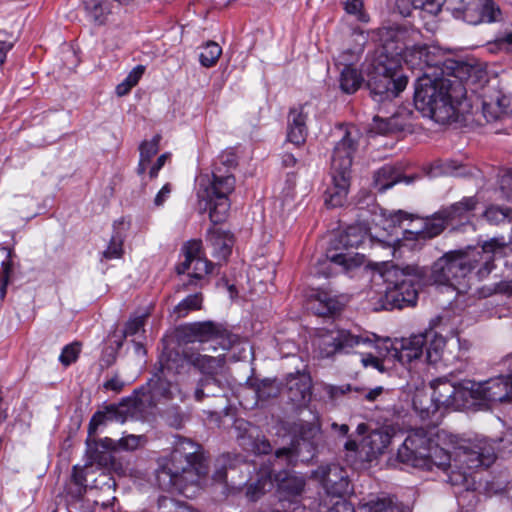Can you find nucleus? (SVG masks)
I'll return each mask as SVG.
<instances>
[{"mask_svg": "<svg viewBox=\"0 0 512 512\" xmlns=\"http://www.w3.org/2000/svg\"><path fill=\"white\" fill-rule=\"evenodd\" d=\"M509 105L510 99L501 92H497L494 97L483 101V115L487 121H495L506 113Z\"/></svg>", "mask_w": 512, "mask_h": 512, "instance_id": "nucleus-34", "label": "nucleus"}, {"mask_svg": "<svg viewBox=\"0 0 512 512\" xmlns=\"http://www.w3.org/2000/svg\"><path fill=\"white\" fill-rule=\"evenodd\" d=\"M415 9H420L430 15L436 16L442 9L445 0H413Z\"/></svg>", "mask_w": 512, "mask_h": 512, "instance_id": "nucleus-52", "label": "nucleus"}, {"mask_svg": "<svg viewBox=\"0 0 512 512\" xmlns=\"http://www.w3.org/2000/svg\"><path fill=\"white\" fill-rule=\"evenodd\" d=\"M363 9V1L362 0H347L345 3V10L349 14L358 15L360 20L364 19V14L362 13Z\"/></svg>", "mask_w": 512, "mask_h": 512, "instance_id": "nucleus-61", "label": "nucleus"}, {"mask_svg": "<svg viewBox=\"0 0 512 512\" xmlns=\"http://www.w3.org/2000/svg\"><path fill=\"white\" fill-rule=\"evenodd\" d=\"M236 179L227 170H212L211 177L201 176L197 190L200 209L209 211V218L214 224L225 220L230 208L229 195L234 191Z\"/></svg>", "mask_w": 512, "mask_h": 512, "instance_id": "nucleus-6", "label": "nucleus"}, {"mask_svg": "<svg viewBox=\"0 0 512 512\" xmlns=\"http://www.w3.org/2000/svg\"><path fill=\"white\" fill-rule=\"evenodd\" d=\"M395 436V429L386 425L371 431L364 439V445L369 448V454H382Z\"/></svg>", "mask_w": 512, "mask_h": 512, "instance_id": "nucleus-32", "label": "nucleus"}, {"mask_svg": "<svg viewBox=\"0 0 512 512\" xmlns=\"http://www.w3.org/2000/svg\"><path fill=\"white\" fill-rule=\"evenodd\" d=\"M123 243L124 235L119 231H115L109 241L107 248L102 252L101 261L121 258L124 252Z\"/></svg>", "mask_w": 512, "mask_h": 512, "instance_id": "nucleus-47", "label": "nucleus"}, {"mask_svg": "<svg viewBox=\"0 0 512 512\" xmlns=\"http://www.w3.org/2000/svg\"><path fill=\"white\" fill-rule=\"evenodd\" d=\"M199 449L190 439L180 438L170 457L157 470L159 487L180 490L187 483H198L208 473V465Z\"/></svg>", "mask_w": 512, "mask_h": 512, "instance_id": "nucleus-3", "label": "nucleus"}, {"mask_svg": "<svg viewBox=\"0 0 512 512\" xmlns=\"http://www.w3.org/2000/svg\"><path fill=\"white\" fill-rule=\"evenodd\" d=\"M145 66L144 65H137L132 69V71L126 76L125 80L132 85V87L136 86L139 82V80L142 78L144 72H145Z\"/></svg>", "mask_w": 512, "mask_h": 512, "instance_id": "nucleus-62", "label": "nucleus"}, {"mask_svg": "<svg viewBox=\"0 0 512 512\" xmlns=\"http://www.w3.org/2000/svg\"><path fill=\"white\" fill-rule=\"evenodd\" d=\"M478 204L476 197H464L459 202L442 209V215L447 217L448 220L462 219L473 211Z\"/></svg>", "mask_w": 512, "mask_h": 512, "instance_id": "nucleus-39", "label": "nucleus"}, {"mask_svg": "<svg viewBox=\"0 0 512 512\" xmlns=\"http://www.w3.org/2000/svg\"><path fill=\"white\" fill-rule=\"evenodd\" d=\"M145 443L146 438L143 435L128 434L117 441L104 437L94 442L90 458L98 466L121 474L124 473L125 469L122 463L116 459V453L119 451H134Z\"/></svg>", "mask_w": 512, "mask_h": 512, "instance_id": "nucleus-11", "label": "nucleus"}, {"mask_svg": "<svg viewBox=\"0 0 512 512\" xmlns=\"http://www.w3.org/2000/svg\"><path fill=\"white\" fill-rule=\"evenodd\" d=\"M495 444V441L484 438L461 444L458 447L457 457L463 471L459 473L452 472L450 476L451 483L466 485L469 471L480 467H490L496 459Z\"/></svg>", "mask_w": 512, "mask_h": 512, "instance_id": "nucleus-9", "label": "nucleus"}, {"mask_svg": "<svg viewBox=\"0 0 512 512\" xmlns=\"http://www.w3.org/2000/svg\"><path fill=\"white\" fill-rule=\"evenodd\" d=\"M222 54V48L213 41H208L199 54V61L206 68L213 67Z\"/></svg>", "mask_w": 512, "mask_h": 512, "instance_id": "nucleus-46", "label": "nucleus"}, {"mask_svg": "<svg viewBox=\"0 0 512 512\" xmlns=\"http://www.w3.org/2000/svg\"><path fill=\"white\" fill-rule=\"evenodd\" d=\"M381 29H391V30H404L406 31L405 36L402 40H394V46H404L403 52L399 55L401 59V64L404 63L412 70H418L422 74L425 72L427 67V62H425L426 52L428 45H414L412 47L409 44L412 42L414 37L418 34L417 31L413 29H408L404 26H393V27H382Z\"/></svg>", "mask_w": 512, "mask_h": 512, "instance_id": "nucleus-17", "label": "nucleus"}, {"mask_svg": "<svg viewBox=\"0 0 512 512\" xmlns=\"http://www.w3.org/2000/svg\"><path fill=\"white\" fill-rule=\"evenodd\" d=\"M434 441L431 432L423 428L409 431L402 446L398 449V459L413 467H424Z\"/></svg>", "mask_w": 512, "mask_h": 512, "instance_id": "nucleus-13", "label": "nucleus"}, {"mask_svg": "<svg viewBox=\"0 0 512 512\" xmlns=\"http://www.w3.org/2000/svg\"><path fill=\"white\" fill-rule=\"evenodd\" d=\"M310 308L319 316H333L338 314L344 306L343 297L331 291H319L310 300Z\"/></svg>", "mask_w": 512, "mask_h": 512, "instance_id": "nucleus-26", "label": "nucleus"}, {"mask_svg": "<svg viewBox=\"0 0 512 512\" xmlns=\"http://www.w3.org/2000/svg\"><path fill=\"white\" fill-rule=\"evenodd\" d=\"M207 241L212 245L213 256L218 260L225 261L232 252L234 239L228 231L212 228L208 231Z\"/></svg>", "mask_w": 512, "mask_h": 512, "instance_id": "nucleus-31", "label": "nucleus"}, {"mask_svg": "<svg viewBox=\"0 0 512 512\" xmlns=\"http://www.w3.org/2000/svg\"><path fill=\"white\" fill-rule=\"evenodd\" d=\"M182 337L186 343H211V348L228 350L236 341V337L221 329L213 322H194L182 327Z\"/></svg>", "mask_w": 512, "mask_h": 512, "instance_id": "nucleus-12", "label": "nucleus"}, {"mask_svg": "<svg viewBox=\"0 0 512 512\" xmlns=\"http://www.w3.org/2000/svg\"><path fill=\"white\" fill-rule=\"evenodd\" d=\"M469 397L483 402L512 400V375L499 376L484 382L467 381Z\"/></svg>", "mask_w": 512, "mask_h": 512, "instance_id": "nucleus-14", "label": "nucleus"}, {"mask_svg": "<svg viewBox=\"0 0 512 512\" xmlns=\"http://www.w3.org/2000/svg\"><path fill=\"white\" fill-rule=\"evenodd\" d=\"M367 235L365 228L361 226H349L337 239L333 242V249H329L326 253L327 262L339 267V272L348 273L364 264L365 257L363 254L350 251V248H356L361 245Z\"/></svg>", "mask_w": 512, "mask_h": 512, "instance_id": "nucleus-8", "label": "nucleus"}, {"mask_svg": "<svg viewBox=\"0 0 512 512\" xmlns=\"http://www.w3.org/2000/svg\"><path fill=\"white\" fill-rule=\"evenodd\" d=\"M504 241L491 239L480 249L467 251H450L439 258L432 266L431 278L435 283L449 285L458 292H463L467 285L466 277L475 269L479 279L485 278L494 269V260L503 254Z\"/></svg>", "mask_w": 512, "mask_h": 512, "instance_id": "nucleus-1", "label": "nucleus"}, {"mask_svg": "<svg viewBox=\"0 0 512 512\" xmlns=\"http://www.w3.org/2000/svg\"><path fill=\"white\" fill-rule=\"evenodd\" d=\"M12 273V263L10 260L2 262V271L0 277V299H4L6 295V287L10 281V276Z\"/></svg>", "mask_w": 512, "mask_h": 512, "instance_id": "nucleus-57", "label": "nucleus"}, {"mask_svg": "<svg viewBox=\"0 0 512 512\" xmlns=\"http://www.w3.org/2000/svg\"><path fill=\"white\" fill-rule=\"evenodd\" d=\"M308 113L304 105H299L290 109L287 121V139L290 143L300 146L305 143L307 129Z\"/></svg>", "mask_w": 512, "mask_h": 512, "instance_id": "nucleus-24", "label": "nucleus"}, {"mask_svg": "<svg viewBox=\"0 0 512 512\" xmlns=\"http://www.w3.org/2000/svg\"><path fill=\"white\" fill-rule=\"evenodd\" d=\"M275 480L278 482V490L286 498L299 496L304 491L303 477L285 472L283 477L281 474L275 476Z\"/></svg>", "mask_w": 512, "mask_h": 512, "instance_id": "nucleus-36", "label": "nucleus"}, {"mask_svg": "<svg viewBox=\"0 0 512 512\" xmlns=\"http://www.w3.org/2000/svg\"><path fill=\"white\" fill-rule=\"evenodd\" d=\"M145 66L144 65H137L132 69V71L126 76L125 80L132 85V87L136 86L139 82V80L142 78L144 72H145Z\"/></svg>", "mask_w": 512, "mask_h": 512, "instance_id": "nucleus-63", "label": "nucleus"}, {"mask_svg": "<svg viewBox=\"0 0 512 512\" xmlns=\"http://www.w3.org/2000/svg\"><path fill=\"white\" fill-rule=\"evenodd\" d=\"M287 389L289 399L297 404H303L310 399L311 380L306 374L296 373L287 377Z\"/></svg>", "mask_w": 512, "mask_h": 512, "instance_id": "nucleus-29", "label": "nucleus"}, {"mask_svg": "<svg viewBox=\"0 0 512 512\" xmlns=\"http://www.w3.org/2000/svg\"><path fill=\"white\" fill-rule=\"evenodd\" d=\"M426 345L427 336L423 334L413 335L408 339H403L399 347L394 346L390 349L386 345L387 354L384 357L394 358L402 364H408L422 356L423 348Z\"/></svg>", "mask_w": 512, "mask_h": 512, "instance_id": "nucleus-22", "label": "nucleus"}, {"mask_svg": "<svg viewBox=\"0 0 512 512\" xmlns=\"http://www.w3.org/2000/svg\"><path fill=\"white\" fill-rule=\"evenodd\" d=\"M236 428L244 430V434L239 436L240 445L247 451L255 454H268L271 452L272 447L266 439H260L258 434L255 435L256 428L250 423L242 420L236 421Z\"/></svg>", "mask_w": 512, "mask_h": 512, "instance_id": "nucleus-27", "label": "nucleus"}, {"mask_svg": "<svg viewBox=\"0 0 512 512\" xmlns=\"http://www.w3.org/2000/svg\"><path fill=\"white\" fill-rule=\"evenodd\" d=\"M126 409L124 405L114 406L110 405L105 407L101 411H97L91 418L89 427H88V438H87V446L88 451L90 453V457L92 456V450L94 448V442L97 441L94 436L101 425H106L108 422H125L126 420Z\"/></svg>", "mask_w": 512, "mask_h": 512, "instance_id": "nucleus-23", "label": "nucleus"}, {"mask_svg": "<svg viewBox=\"0 0 512 512\" xmlns=\"http://www.w3.org/2000/svg\"><path fill=\"white\" fill-rule=\"evenodd\" d=\"M317 512H354V509L349 502L343 499V497H330L329 501L324 499L319 503Z\"/></svg>", "mask_w": 512, "mask_h": 512, "instance_id": "nucleus-49", "label": "nucleus"}, {"mask_svg": "<svg viewBox=\"0 0 512 512\" xmlns=\"http://www.w3.org/2000/svg\"><path fill=\"white\" fill-rule=\"evenodd\" d=\"M404 30L379 29L378 36L381 50L373 59L367 72V86L376 101L391 100L398 96L407 85V77L399 71L401 59L399 55L404 46H394V40H402Z\"/></svg>", "mask_w": 512, "mask_h": 512, "instance_id": "nucleus-2", "label": "nucleus"}, {"mask_svg": "<svg viewBox=\"0 0 512 512\" xmlns=\"http://www.w3.org/2000/svg\"><path fill=\"white\" fill-rule=\"evenodd\" d=\"M237 166V156L233 151H223L213 162L212 170L219 169L220 171L227 170L228 173H233Z\"/></svg>", "mask_w": 512, "mask_h": 512, "instance_id": "nucleus-50", "label": "nucleus"}, {"mask_svg": "<svg viewBox=\"0 0 512 512\" xmlns=\"http://www.w3.org/2000/svg\"><path fill=\"white\" fill-rule=\"evenodd\" d=\"M158 504L159 507H174L173 512H198L188 504L175 501L168 497H160Z\"/></svg>", "mask_w": 512, "mask_h": 512, "instance_id": "nucleus-55", "label": "nucleus"}, {"mask_svg": "<svg viewBox=\"0 0 512 512\" xmlns=\"http://www.w3.org/2000/svg\"><path fill=\"white\" fill-rule=\"evenodd\" d=\"M184 260L177 265L178 274H184L189 269L198 279H204L214 268V264L202 256V242L200 240H190L182 248Z\"/></svg>", "mask_w": 512, "mask_h": 512, "instance_id": "nucleus-18", "label": "nucleus"}, {"mask_svg": "<svg viewBox=\"0 0 512 512\" xmlns=\"http://www.w3.org/2000/svg\"><path fill=\"white\" fill-rule=\"evenodd\" d=\"M395 7L404 17L409 16L412 10L415 9L413 0H396Z\"/></svg>", "mask_w": 512, "mask_h": 512, "instance_id": "nucleus-64", "label": "nucleus"}, {"mask_svg": "<svg viewBox=\"0 0 512 512\" xmlns=\"http://www.w3.org/2000/svg\"><path fill=\"white\" fill-rule=\"evenodd\" d=\"M187 358L188 363L204 375L202 379H210L214 386L220 388L221 381L216 376L225 366L226 358L224 354L214 357L201 354L193 349V353L188 354Z\"/></svg>", "mask_w": 512, "mask_h": 512, "instance_id": "nucleus-21", "label": "nucleus"}, {"mask_svg": "<svg viewBox=\"0 0 512 512\" xmlns=\"http://www.w3.org/2000/svg\"><path fill=\"white\" fill-rule=\"evenodd\" d=\"M314 475L322 484L327 497L342 498L350 492L347 471L338 464L320 466Z\"/></svg>", "mask_w": 512, "mask_h": 512, "instance_id": "nucleus-16", "label": "nucleus"}, {"mask_svg": "<svg viewBox=\"0 0 512 512\" xmlns=\"http://www.w3.org/2000/svg\"><path fill=\"white\" fill-rule=\"evenodd\" d=\"M148 317V313H143L141 315H135L131 317L125 325L124 334L125 336H134L139 332H144V326L146 323V319Z\"/></svg>", "mask_w": 512, "mask_h": 512, "instance_id": "nucleus-51", "label": "nucleus"}, {"mask_svg": "<svg viewBox=\"0 0 512 512\" xmlns=\"http://www.w3.org/2000/svg\"><path fill=\"white\" fill-rule=\"evenodd\" d=\"M463 5L459 8L465 21L470 24L491 23L498 20L500 9L492 0H460Z\"/></svg>", "mask_w": 512, "mask_h": 512, "instance_id": "nucleus-19", "label": "nucleus"}, {"mask_svg": "<svg viewBox=\"0 0 512 512\" xmlns=\"http://www.w3.org/2000/svg\"><path fill=\"white\" fill-rule=\"evenodd\" d=\"M451 456L443 448L439 447L438 444L434 443L429 450V456H427V463L423 468H431L433 465L443 470L451 466Z\"/></svg>", "mask_w": 512, "mask_h": 512, "instance_id": "nucleus-43", "label": "nucleus"}, {"mask_svg": "<svg viewBox=\"0 0 512 512\" xmlns=\"http://www.w3.org/2000/svg\"><path fill=\"white\" fill-rule=\"evenodd\" d=\"M338 81L343 93L354 94L362 86L364 78L357 68L345 65L340 72Z\"/></svg>", "mask_w": 512, "mask_h": 512, "instance_id": "nucleus-35", "label": "nucleus"}, {"mask_svg": "<svg viewBox=\"0 0 512 512\" xmlns=\"http://www.w3.org/2000/svg\"><path fill=\"white\" fill-rule=\"evenodd\" d=\"M433 75L417 77L414 105L423 116L438 123H448L456 120L457 109L454 106L450 89L452 81L448 78L432 79Z\"/></svg>", "mask_w": 512, "mask_h": 512, "instance_id": "nucleus-4", "label": "nucleus"}, {"mask_svg": "<svg viewBox=\"0 0 512 512\" xmlns=\"http://www.w3.org/2000/svg\"><path fill=\"white\" fill-rule=\"evenodd\" d=\"M202 302L203 295L201 292L190 294L175 306L174 313L178 318L185 317L191 311L200 310Z\"/></svg>", "mask_w": 512, "mask_h": 512, "instance_id": "nucleus-42", "label": "nucleus"}, {"mask_svg": "<svg viewBox=\"0 0 512 512\" xmlns=\"http://www.w3.org/2000/svg\"><path fill=\"white\" fill-rule=\"evenodd\" d=\"M193 353L192 348H184L181 352L169 351L159 359V369L161 373L165 372L170 374H182L187 372L189 367H192L188 363L187 355Z\"/></svg>", "mask_w": 512, "mask_h": 512, "instance_id": "nucleus-30", "label": "nucleus"}, {"mask_svg": "<svg viewBox=\"0 0 512 512\" xmlns=\"http://www.w3.org/2000/svg\"><path fill=\"white\" fill-rule=\"evenodd\" d=\"M416 176H404L400 168L393 165H384L374 174V188L379 192H384L398 182L410 184Z\"/></svg>", "mask_w": 512, "mask_h": 512, "instance_id": "nucleus-28", "label": "nucleus"}, {"mask_svg": "<svg viewBox=\"0 0 512 512\" xmlns=\"http://www.w3.org/2000/svg\"><path fill=\"white\" fill-rule=\"evenodd\" d=\"M427 336L426 359L431 364H437L441 361H448L445 356L446 339L438 335L437 332L430 330L422 333Z\"/></svg>", "mask_w": 512, "mask_h": 512, "instance_id": "nucleus-33", "label": "nucleus"}, {"mask_svg": "<svg viewBox=\"0 0 512 512\" xmlns=\"http://www.w3.org/2000/svg\"><path fill=\"white\" fill-rule=\"evenodd\" d=\"M431 388L433 391L429 405L424 404L421 394H417L413 398L414 408L420 412L422 417H429L441 407L458 409L469 396L467 382L456 386L450 381L439 379L431 384Z\"/></svg>", "mask_w": 512, "mask_h": 512, "instance_id": "nucleus-10", "label": "nucleus"}, {"mask_svg": "<svg viewBox=\"0 0 512 512\" xmlns=\"http://www.w3.org/2000/svg\"><path fill=\"white\" fill-rule=\"evenodd\" d=\"M366 343H370L368 337L354 334L350 330L345 329L332 331L328 336L322 338L323 351L326 356H331L338 352H348L349 349Z\"/></svg>", "mask_w": 512, "mask_h": 512, "instance_id": "nucleus-20", "label": "nucleus"}, {"mask_svg": "<svg viewBox=\"0 0 512 512\" xmlns=\"http://www.w3.org/2000/svg\"><path fill=\"white\" fill-rule=\"evenodd\" d=\"M160 135H155L151 140H145L140 144V159L137 166V174L142 175L151 163L152 158L159 150Z\"/></svg>", "mask_w": 512, "mask_h": 512, "instance_id": "nucleus-38", "label": "nucleus"}, {"mask_svg": "<svg viewBox=\"0 0 512 512\" xmlns=\"http://www.w3.org/2000/svg\"><path fill=\"white\" fill-rule=\"evenodd\" d=\"M383 277L387 284L385 298L391 308L402 309L416 304V286L420 282V272L417 268L392 266L384 272Z\"/></svg>", "mask_w": 512, "mask_h": 512, "instance_id": "nucleus-7", "label": "nucleus"}, {"mask_svg": "<svg viewBox=\"0 0 512 512\" xmlns=\"http://www.w3.org/2000/svg\"><path fill=\"white\" fill-rule=\"evenodd\" d=\"M402 129L403 126L397 123L396 115H393L390 118L375 116L373 118V122L370 124L369 132L384 135Z\"/></svg>", "mask_w": 512, "mask_h": 512, "instance_id": "nucleus-45", "label": "nucleus"}, {"mask_svg": "<svg viewBox=\"0 0 512 512\" xmlns=\"http://www.w3.org/2000/svg\"><path fill=\"white\" fill-rule=\"evenodd\" d=\"M202 286H203L202 279H198L193 274H189V279L186 282L179 284L175 288V292L176 293L188 292V291H192L197 288H202Z\"/></svg>", "mask_w": 512, "mask_h": 512, "instance_id": "nucleus-59", "label": "nucleus"}, {"mask_svg": "<svg viewBox=\"0 0 512 512\" xmlns=\"http://www.w3.org/2000/svg\"><path fill=\"white\" fill-rule=\"evenodd\" d=\"M366 512H411L408 505H404L394 497L378 498L365 504Z\"/></svg>", "mask_w": 512, "mask_h": 512, "instance_id": "nucleus-37", "label": "nucleus"}, {"mask_svg": "<svg viewBox=\"0 0 512 512\" xmlns=\"http://www.w3.org/2000/svg\"><path fill=\"white\" fill-rule=\"evenodd\" d=\"M361 133L354 125L345 127L344 134L336 143L332 157L331 169L334 187L327 191L326 203L332 207L343 205L350 186V172L353 156L356 152Z\"/></svg>", "mask_w": 512, "mask_h": 512, "instance_id": "nucleus-5", "label": "nucleus"}, {"mask_svg": "<svg viewBox=\"0 0 512 512\" xmlns=\"http://www.w3.org/2000/svg\"><path fill=\"white\" fill-rule=\"evenodd\" d=\"M447 221L449 220L442 215V210H440L424 223L422 229L415 232L416 239H431L438 236L445 229Z\"/></svg>", "mask_w": 512, "mask_h": 512, "instance_id": "nucleus-40", "label": "nucleus"}, {"mask_svg": "<svg viewBox=\"0 0 512 512\" xmlns=\"http://www.w3.org/2000/svg\"><path fill=\"white\" fill-rule=\"evenodd\" d=\"M168 376L167 373H161V369H158L147 383L148 393L153 402L171 400L175 397L176 393L180 394L178 385L168 379Z\"/></svg>", "mask_w": 512, "mask_h": 512, "instance_id": "nucleus-25", "label": "nucleus"}, {"mask_svg": "<svg viewBox=\"0 0 512 512\" xmlns=\"http://www.w3.org/2000/svg\"><path fill=\"white\" fill-rule=\"evenodd\" d=\"M251 387L259 400L274 398L280 393V386L275 379L255 380L251 383Z\"/></svg>", "mask_w": 512, "mask_h": 512, "instance_id": "nucleus-41", "label": "nucleus"}, {"mask_svg": "<svg viewBox=\"0 0 512 512\" xmlns=\"http://www.w3.org/2000/svg\"><path fill=\"white\" fill-rule=\"evenodd\" d=\"M91 17L98 23L105 21V15L108 13V5L106 0L94 1L93 6H87Z\"/></svg>", "mask_w": 512, "mask_h": 512, "instance_id": "nucleus-53", "label": "nucleus"}, {"mask_svg": "<svg viewBox=\"0 0 512 512\" xmlns=\"http://www.w3.org/2000/svg\"><path fill=\"white\" fill-rule=\"evenodd\" d=\"M499 186L503 198L510 200L512 198V169L506 170L500 175Z\"/></svg>", "mask_w": 512, "mask_h": 512, "instance_id": "nucleus-54", "label": "nucleus"}, {"mask_svg": "<svg viewBox=\"0 0 512 512\" xmlns=\"http://www.w3.org/2000/svg\"><path fill=\"white\" fill-rule=\"evenodd\" d=\"M172 184L171 183H166L160 190L159 192L156 194L155 198H154V205L156 207H161L164 205V203L167 201V199L170 197V194L172 192Z\"/></svg>", "mask_w": 512, "mask_h": 512, "instance_id": "nucleus-60", "label": "nucleus"}, {"mask_svg": "<svg viewBox=\"0 0 512 512\" xmlns=\"http://www.w3.org/2000/svg\"><path fill=\"white\" fill-rule=\"evenodd\" d=\"M92 470H93L92 465H85L83 468H79L77 466L74 467L73 474H72V483L75 488H74V490L70 491V493L73 494V496L79 497L86 491V487H87L86 477Z\"/></svg>", "mask_w": 512, "mask_h": 512, "instance_id": "nucleus-48", "label": "nucleus"}, {"mask_svg": "<svg viewBox=\"0 0 512 512\" xmlns=\"http://www.w3.org/2000/svg\"><path fill=\"white\" fill-rule=\"evenodd\" d=\"M293 432L304 444H312L320 433V426L316 422L298 421L293 425Z\"/></svg>", "mask_w": 512, "mask_h": 512, "instance_id": "nucleus-44", "label": "nucleus"}, {"mask_svg": "<svg viewBox=\"0 0 512 512\" xmlns=\"http://www.w3.org/2000/svg\"><path fill=\"white\" fill-rule=\"evenodd\" d=\"M425 62L427 67L422 75H433L432 79L448 76L461 79L468 71V66L464 62L446 57L436 46H428Z\"/></svg>", "mask_w": 512, "mask_h": 512, "instance_id": "nucleus-15", "label": "nucleus"}, {"mask_svg": "<svg viewBox=\"0 0 512 512\" xmlns=\"http://www.w3.org/2000/svg\"><path fill=\"white\" fill-rule=\"evenodd\" d=\"M81 350L82 343L80 341H74L73 343L66 345V366L77 361Z\"/></svg>", "mask_w": 512, "mask_h": 512, "instance_id": "nucleus-58", "label": "nucleus"}, {"mask_svg": "<svg viewBox=\"0 0 512 512\" xmlns=\"http://www.w3.org/2000/svg\"><path fill=\"white\" fill-rule=\"evenodd\" d=\"M210 385H213V382L210 381V379H199V381L197 382V387L194 392V398L196 401L201 402L206 397L216 396L215 391H205V389Z\"/></svg>", "mask_w": 512, "mask_h": 512, "instance_id": "nucleus-56", "label": "nucleus"}]
</instances>
